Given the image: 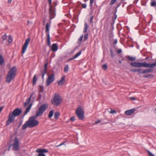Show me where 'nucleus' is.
I'll return each mask as SVG.
<instances>
[{"mask_svg": "<svg viewBox=\"0 0 156 156\" xmlns=\"http://www.w3.org/2000/svg\"><path fill=\"white\" fill-rule=\"evenodd\" d=\"M48 107V104H44L39 107L38 110L37 111L35 116H33L30 117L28 120L26 122L23 126L22 129H25L27 127L33 128L37 126L39 124L37 120H36L38 117L42 115L44 112Z\"/></svg>", "mask_w": 156, "mask_h": 156, "instance_id": "nucleus-1", "label": "nucleus"}, {"mask_svg": "<svg viewBox=\"0 0 156 156\" xmlns=\"http://www.w3.org/2000/svg\"><path fill=\"white\" fill-rule=\"evenodd\" d=\"M22 112L21 109L18 108L15 109L12 112L9 113L8 119L6 122V126H8L14 120L15 117L20 115Z\"/></svg>", "mask_w": 156, "mask_h": 156, "instance_id": "nucleus-2", "label": "nucleus"}, {"mask_svg": "<svg viewBox=\"0 0 156 156\" xmlns=\"http://www.w3.org/2000/svg\"><path fill=\"white\" fill-rule=\"evenodd\" d=\"M131 66L137 68L144 67L145 68H153L156 66V61L154 63L150 64L146 62H132L130 63Z\"/></svg>", "mask_w": 156, "mask_h": 156, "instance_id": "nucleus-3", "label": "nucleus"}, {"mask_svg": "<svg viewBox=\"0 0 156 156\" xmlns=\"http://www.w3.org/2000/svg\"><path fill=\"white\" fill-rule=\"evenodd\" d=\"M16 72V69L15 67H13L10 69L7 75L6 81L7 83H10L15 78Z\"/></svg>", "mask_w": 156, "mask_h": 156, "instance_id": "nucleus-4", "label": "nucleus"}, {"mask_svg": "<svg viewBox=\"0 0 156 156\" xmlns=\"http://www.w3.org/2000/svg\"><path fill=\"white\" fill-rule=\"evenodd\" d=\"M54 95L53 98L51 100V103L54 105L58 106L61 104L62 99L58 94L55 93Z\"/></svg>", "mask_w": 156, "mask_h": 156, "instance_id": "nucleus-5", "label": "nucleus"}, {"mask_svg": "<svg viewBox=\"0 0 156 156\" xmlns=\"http://www.w3.org/2000/svg\"><path fill=\"white\" fill-rule=\"evenodd\" d=\"M57 5L55 2L51 3V0H49V19L55 18L56 15L55 7Z\"/></svg>", "mask_w": 156, "mask_h": 156, "instance_id": "nucleus-6", "label": "nucleus"}, {"mask_svg": "<svg viewBox=\"0 0 156 156\" xmlns=\"http://www.w3.org/2000/svg\"><path fill=\"white\" fill-rule=\"evenodd\" d=\"M76 113L79 119L83 120L84 119V112L81 107H79L77 108L76 111Z\"/></svg>", "mask_w": 156, "mask_h": 156, "instance_id": "nucleus-7", "label": "nucleus"}, {"mask_svg": "<svg viewBox=\"0 0 156 156\" xmlns=\"http://www.w3.org/2000/svg\"><path fill=\"white\" fill-rule=\"evenodd\" d=\"M153 70L151 69H143L141 68L138 69L137 73L138 74H144L150 73Z\"/></svg>", "mask_w": 156, "mask_h": 156, "instance_id": "nucleus-8", "label": "nucleus"}, {"mask_svg": "<svg viewBox=\"0 0 156 156\" xmlns=\"http://www.w3.org/2000/svg\"><path fill=\"white\" fill-rule=\"evenodd\" d=\"M13 150L14 151H18L19 148V141L17 137H16L13 141Z\"/></svg>", "mask_w": 156, "mask_h": 156, "instance_id": "nucleus-9", "label": "nucleus"}, {"mask_svg": "<svg viewBox=\"0 0 156 156\" xmlns=\"http://www.w3.org/2000/svg\"><path fill=\"white\" fill-rule=\"evenodd\" d=\"M30 41V39L28 38L27 39L23 46L22 50V54H23L25 52L28 47V45Z\"/></svg>", "mask_w": 156, "mask_h": 156, "instance_id": "nucleus-10", "label": "nucleus"}, {"mask_svg": "<svg viewBox=\"0 0 156 156\" xmlns=\"http://www.w3.org/2000/svg\"><path fill=\"white\" fill-rule=\"evenodd\" d=\"M36 151L39 153L37 156H45L44 153L48 152V151L45 149H38L36 150Z\"/></svg>", "mask_w": 156, "mask_h": 156, "instance_id": "nucleus-11", "label": "nucleus"}, {"mask_svg": "<svg viewBox=\"0 0 156 156\" xmlns=\"http://www.w3.org/2000/svg\"><path fill=\"white\" fill-rule=\"evenodd\" d=\"M44 63L45 64L44 66V69L41 72L42 74V77L43 79H44V75L47 73V66L48 64V59H47L46 61L44 62Z\"/></svg>", "mask_w": 156, "mask_h": 156, "instance_id": "nucleus-12", "label": "nucleus"}, {"mask_svg": "<svg viewBox=\"0 0 156 156\" xmlns=\"http://www.w3.org/2000/svg\"><path fill=\"white\" fill-rule=\"evenodd\" d=\"M49 30V24L48 23H47L46 26V31L47 36V43L48 45H49V32L48 30Z\"/></svg>", "mask_w": 156, "mask_h": 156, "instance_id": "nucleus-13", "label": "nucleus"}, {"mask_svg": "<svg viewBox=\"0 0 156 156\" xmlns=\"http://www.w3.org/2000/svg\"><path fill=\"white\" fill-rule=\"evenodd\" d=\"M65 76L64 75H63L62 76L61 80L57 81L58 84L59 86H62L65 82Z\"/></svg>", "mask_w": 156, "mask_h": 156, "instance_id": "nucleus-14", "label": "nucleus"}, {"mask_svg": "<svg viewBox=\"0 0 156 156\" xmlns=\"http://www.w3.org/2000/svg\"><path fill=\"white\" fill-rule=\"evenodd\" d=\"M58 49V44L54 43L52 44L51 47V50L53 52L56 51Z\"/></svg>", "mask_w": 156, "mask_h": 156, "instance_id": "nucleus-15", "label": "nucleus"}, {"mask_svg": "<svg viewBox=\"0 0 156 156\" xmlns=\"http://www.w3.org/2000/svg\"><path fill=\"white\" fill-rule=\"evenodd\" d=\"M135 111L136 109L135 108L128 110L125 112V114L127 115H131Z\"/></svg>", "mask_w": 156, "mask_h": 156, "instance_id": "nucleus-16", "label": "nucleus"}, {"mask_svg": "<svg viewBox=\"0 0 156 156\" xmlns=\"http://www.w3.org/2000/svg\"><path fill=\"white\" fill-rule=\"evenodd\" d=\"M126 58L128 60L131 61L132 62L134 61L136 59L135 57H131L129 55L126 56Z\"/></svg>", "mask_w": 156, "mask_h": 156, "instance_id": "nucleus-17", "label": "nucleus"}, {"mask_svg": "<svg viewBox=\"0 0 156 156\" xmlns=\"http://www.w3.org/2000/svg\"><path fill=\"white\" fill-rule=\"evenodd\" d=\"M32 105V103H31L29 105V106L27 108L25 113H24V115H26L27 114V113L30 110V109Z\"/></svg>", "mask_w": 156, "mask_h": 156, "instance_id": "nucleus-18", "label": "nucleus"}, {"mask_svg": "<svg viewBox=\"0 0 156 156\" xmlns=\"http://www.w3.org/2000/svg\"><path fill=\"white\" fill-rule=\"evenodd\" d=\"M54 77L55 76L53 74L49 75V84L54 81Z\"/></svg>", "mask_w": 156, "mask_h": 156, "instance_id": "nucleus-19", "label": "nucleus"}, {"mask_svg": "<svg viewBox=\"0 0 156 156\" xmlns=\"http://www.w3.org/2000/svg\"><path fill=\"white\" fill-rule=\"evenodd\" d=\"M143 77L145 78L151 79L153 77V75L152 74H146L143 76Z\"/></svg>", "mask_w": 156, "mask_h": 156, "instance_id": "nucleus-20", "label": "nucleus"}, {"mask_svg": "<svg viewBox=\"0 0 156 156\" xmlns=\"http://www.w3.org/2000/svg\"><path fill=\"white\" fill-rule=\"evenodd\" d=\"M60 114L58 112H56L54 113V118L57 120L60 116Z\"/></svg>", "mask_w": 156, "mask_h": 156, "instance_id": "nucleus-21", "label": "nucleus"}, {"mask_svg": "<svg viewBox=\"0 0 156 156\" xmlns=\"http://www.w3.org/2000/svg\"><path fill=\"white\" fill-rule=\"evenodd\" d=\"M88 26L87 24V23H85L84 24V27L83 30V32L84 33H85L87 32V29L88 28Z\"/></svg>", "mask_w": 156, "mask_h": 156, "instance_id": "nucleus-22", "label": "nucleus"}, {"mask_svg": "<svg viewBox=\"0 0 156 156\" xmlns=\"http://www.w3.org/2000/svg\"><path fill=\"white\" fill-rule=\"evenodd\" d=\"M33 95V93H32L30 95V97L26 100V102L27 103L29 104L31 99V98L32 97Z\"/></svg>", "mask_w": 156, "mask_h": 156, "instance_id": "nucleus-23", "label": "nucleus"}, {"mask_svg": "<svg viewBox=\"0 0 156 156\" xmlns=\"http://www.w3.org/2000/svg\"><path fill=\"white\" fill-rule=\"evenodd\" d=\"M4 62V59L2 56L0 54V65H2L3 64Z\"/></svg>", "mask_w": 156, "mask_h": 156, "instance_id": "nucleus-24", "label": "nucleus"}, {"mask_svg": "<svg viewBox=\"0 0 156 156\" xmlns=\"http://www.w3.org/2000/svg\"><path fill=\"white\" fill-rule=\"evenodd\" d=\"M83 37V34H82L80 36V37L78 39V44H81Z\"/></svg>", "mask_w": 156, "mask_h": 156, "instance_id": "nucleus-25", "label": "nucleus"}, {"mask_svg": "<svg viewBox=\"0 0 156 156\" xmlns=\"http://www.w3.org/2000/svg\"><path fill=\"white\" fill-rule=\"evenodd\" d=\"M37 80V79L36 77V75H35L33 77V85H34L36 83Z\"/></svg>", "mask_w": 156, "mask_h": 156, "instance_id": "nucleus-26", "label": "nucleus"}, {"mask_svg": "<svg viewBox=\"0 0 156 156\" xmlns=\"http://www.w3.org/2000/svg\"><path fill=\"white\" fill-rule=\"evenodd\" d=\"M8 41L9 43H11L12 41V39L11 35H9L8 37Z\"/></svg>", "mask_w": 156, "mask_h": 156, "instance_id": "nucleus-27", "label": "nucleus"}, {"mask_svg": "<svg viewBox=\"0 0 156 156\" xmlns=\"http://www.w3.org/2000/svg\"><path fill=\"white\" fill-rule=\"evenodd\" d=\"M69 66L68 65H66L64 69V71L65 73H67L68 72Z\"/></svg>", "mask_w": 156, "mask_h": 156, "instance_id": "nucleus-28", "label": "nucleus"}, {"mask_svg": "<svg viewBox=\"0 0 156 156\" xmlns=\"http://www.w3.org/2000/svg\"><path fill=\"white\" fill-rule=\"evenodd\" d=\"M82 51H80L76 54L74 55V58H76L78 57L81 53Z\"/></svg>", "mask_w": 156, "mask_h": 156, "instance_id": "nucleus-29", "label": "nucleus"}, {"mask_svg": "<svg viewBox=\"0 0 156 156\" xmlns=\"http://www.w3.org/2000/svg\"><path fill=\"white\" fill-rule=\"evenodd\" d=\"M94 2V0H90V9H91L93 7V3Z\"/></svg>", "mask_w": 156, "mask_h": 156, "instance_id": "nucleus-30", "label": "nucleus"}, {"mask_svg": "<svg viewBox=\"0 0 156 156\" xmlns=\"http://www.w3.org/2000/svg\"><path fill=\"white\" fill-rule=\"evenodd\" d=\"M39 90L40 92H42L43 91V88L42 86H40L39 88Z\"/></svg>", "mask_w": 156, "mask_h": 156, "instance_id": "nucleus-31", "label": "nucleus"}, {"mask_svg": "<svg viewBox=\"0 0 156 156\" xmlns=\"http://www.w3.org/2000/svg\"><path fill=\"white\" fill-rule=\"evenodd\" d=\"M102 68L103 69L106 70L107 68V65L106 64H104L102 66Z\"/></svg>", "mask_w": 156, "mask_h": 156, "instance_id": "nucleus-32", "label": "nucleus"}, {"mask_svg": "<svg viewBox=\"0 0 156 156\" xmlns=\"http://www.w3.org/2000/svg\"><path fill=\"white\" fill-rule=\"evenodd\" d=\"M53 112L52 110H51L49 112V118H51L53 115Z\"/></svg>", "mask_w": 156, "mask_h": 156, "instance_id": "nucleus-33", "label": "nucleus"}, {"mask_svg": "<svg viewBox=\"0 0 156 156\" xmlns=\"http://www.w3.org/2000/svg\"><path fill=\"white\" fill-rule=\"evenodd\" d=\"M2 38L3 41L5 40L6 39L7 36L6 34L2 36Z\"/></svg>", "mask_w": 156, "mask_h": 156, "instance_id": "nucleus-34", "label": "nucleus"}, {"mask_svg": "<svg viewBox=\"0 0 156 156\" xmlns=\"http://www.w3.org/2000/svg\"><path fill=\"white\" fill-rule=\"evenodd\" d=\"M151 6H154L156 5V3L155 1L152 2L151 3Z\"/></svg>", "mask_w": 156, "mask_h": 156, "instance_id": "nucleus-35", "label": "nucleus"}, {"mask_svg": "<svg viewBox=\"0 0 156 156\" xmlns=\"http://www.w3.org/2000/svg\"><path fill=\"white\" fill-rule=\"evenodd\" d=\"M147 152L149 156H154V155L149 151L147 150Z\"/></svg>", "mask_w": 156, "mask_h": 156, "instance_id": "nucleus-36", "label": "nucleus"}, {"mask_svg": "<svg viewBox=\"0 0 156 156\" xmlns=\"http://www.w3.org/2000/svg\"><path fill=\"white\" fill-rule=\"evenodd\" d=\"M47 76H48V77L47 78L46 80V84L47 86L49 85V74L47 73Z\"/></svg>", "mask_w": 156, "mask_h": 156, "instance_id": "nucleus-37", "label": "nucleus"}, {"mask_svg": "<svg viewBox=\"0 0 156 156\" xmlns=\"http://www.w3.org/2000/svg\"><path fill=\"white\" fill-rule=\"evenodd\" d=\"M130 71L133 72V73H135L136 72H137L138 71V69H131L130 70Z\"/></svg>", "mask_w": 156, "mask_h": 156, "instance_id": "nucleus-38", "label": "nucleus"}, {"mask_svg": "<svg viewBox=\"0 0 156 156\" xmlns=\"http://www.w3.org/2000/svg\"><path fill=\"white\" fill-rule=\"evenodd\" d=\"M110 52L111 53V56L112 58H113L114 56V55L113 54V51H112V49H111L110 50Z\"/></svg>", "mask_w": 156, "mask_h": 156, "instance_id": "nucleus-39", "label": "nucleus"}, {"mask_svg": "<svg viewBox=\"0 0 156 156\" xmlns=\"http://www.w3.org/2000/svg\"><path fill=\"white\" fill-rule=\"evenodd\" d=\"M88 34H87L85 35L84 36V41H86L88 38Z\"/></svg>", "mask_w": 156, "mask_h": 156, "instance_id": "nucleus-40", "label": "nucleus"}, {"mask_svg": "<svg viewBox=\"0 0 156 156\" xmlns=\"http://www.w3.org/2000/svg\"><path fill=\"white\" fill-rule=\"evenodd\" d=\"M117 0H112L110 2V4L111 5H113L116 1Z\"/></svg>", "mask_w": 156, "mask_h": 156, "instance_id": "nucleus-41", "label": "nucleus"}, {"mask_svg": "<svg viewBox=\"0 0 156 156\" xmlns=\"http://www.w3.org/2000/svg\"><path fill=\"white\" fill-rule=\"evenodd\" d=\"M70 120L72 121L73 122L75 120V117L74 116H73L70 118Z\"/></svg>", "mask_w": 156, "mask_h": 156, "instance_id": "nucleus-42", "label": "nucleus"}, {"mask_svg": "<svg viewBox=\"0 0 156 156\" xmlns=\"http://www.w3.org/2000/svg\"><path fill=\"white\" fill-rule=\"evenodd\" d=\"M87 7V4L84 3L82 4V7L83 8H86Z\"/></svg>", "mask_w": 156, "mask_h": 156, "instance_id": "nucleus-43", "label": "nucleus"}, {"mask_svg": "<svg viewBox=\"0 0 156 156\" xmlns=\"http://www.w3.org/2000/svg\"><path fill=\"white\" fill-rule=\"evenodd\" d=\"M110 113L112 114L115 113H116V112L114 110H111L110 111Z\"/></svg>", "mask_w": 156, "mask_h": 156, "instance_id": "nucleus-44", "label": "nucleus"}, {"mask_svg": "<svg viewBox=\"0 0 156 156\" xmlns=\"http://www.w3.org/2000/svg\"><path fill=\"white\" fill-rule=\"evenodd\" d=\"M29 105L26 102L24 103L23 106L25 107Z\"/></svg>", "mask_w": 156, "mask_h": 156, "instance_id": "nucleus-45", "label": "nucleus"}, {"mask_svg": "<svg viewBox=\"0 0 156 156\" xmlns=\"http://www.w3.org/2000/svg\"><path fill=\"white\" fill-rule=\"evenodd\" d=\"M93 18H94V17L93 16H92L91 18H90V23H92V20H93Z\"/></svg>", "mask_w": 156, "mask_h": 156, "instance_id": "nucleus-46", "label": "nucleus"}, {"mask_svg": "<svg viewBox=\"0 0 156 156\" xmlns=\"http://www.w3.org/2000/svg\"><path fill=\"white\" fill-rule=\"evenodd\" d=\"M122 50L121 49H119L118 51H117V52L119 54H120V53H121L122 52Z\"/></svg>", "mask_w": 156, "mask_h": 156, "instance_id": "nucleus-47", "label": "nucleus"}, {"mask_svg": "<svg viewBox=\"0 0 156 156\" xmlns=\"http://www.w3.org/2000/svg\"><path fill=\"white\" fill-rule=\"evenodd\" d=\"M130 98L131 100H136L135 98L134 97H131Z\"/></svg>", "mask_w": 156, "mask_h": 156, "instance_id": "nucleus-48", "label": "nucleus"}, {"mask_svg": "<svg viewBox=\"0 0 156 156\" xmlns=\"http://www.w3.org/2000/svg\"><path fill=\"white\" fill-rule=\"evenodd\" d=\"M117 43V39H115V41H114V43H113L114 44H116Z\"/></svg>", "mask_w": 156, "mask_h": 156, "instance_id": "nucleus-49", "label": "nucleus"}, {"mask_svg": "<svg viewBox=\"0 0 156 156\" xmlns=\"http://www.w3.org/2000/svg\"><path fill=\"white\" fill-rule=\"evenodd\" d=\"M75 58H74V56L73 57V58H69V60H68V61H70V60H73Z\"/></svg>", "mask_w": 156, "mask_h": 156, "instance_id": "nucleus-50", "label": "nucleus"}, {"mask_svg": "<svg viewBox=\"0 0 156 156\" xmlns=\"http://www.w3.org/2000/svg\"><path fill=\"white\" fill-rule=\"evenodd\" d=\"M100 122V120H97V121H96L95 122L94 124H97Z\"/></svg>", "mask_w": 156, "mask_h": 156, "instance_id": "nucleus-51", "label": "nucleus"}, {"mask_svg": "<svg viewBox=\"0 0 156 156\" xmlns=\"http://www.w3.org/2000/svg\"><path fill=\"white\" fill-rule=\"evenodd\" d=\"M64 144V142H63V143H62L61 144H59V145L57 146V147H59V146H61L62 145H63Z\"/></svg>", "mask_w": 156, "mask_h": 156, "instance_id": "nucleus-52", "label": "nucleus"}, {"mask_svg": "<svg viewBox=\"0 0 156 156\" xmlns=\"http://www.w3.org/2000/svg\"><path fill=\"white\" fill-rule=\"evenodd\" d=\"M55 54H54V53H53V54H52V55H51V58H52V57H55Z\"/></svg>", "mask_w": 156, "mask_h": 156, "instance_id": "nucleus-53", "label": "nucleus"}, {"mask_svg": "<svg viewBox=\"0 0 156 156\" xmlns=\"http://www.w3.org/2000/svg\"><path fill=\"white\" fill-rule=\"evenodd\" d=\"M12 1V0H8V3H10Z\"/></svg>", "mask_w": 156, "mask_h": 156, "instance_id": "nucleus-54", "label": "nucleus"}, {"mask_svg": "<svg viewBox=\"0 0 156 156\" xmlns=\"http://www.w3.org/2000/svg\"><path fill=\"white\" fill-rule=\"evenodd\" d=\"M119 63L120 64H121L122 63V61L121 60H119Z\"/></svg>", "mask_w": 156, "mask_h": 156, "instance_id": "nucleus-55", "label": "nucleus"}, {"mask_svg": "<svg viewBox=\"0 0 156 156\" xmlns=\"http://www.w3.org/2000/svg\"><path fill=\"white\" fill-rule=\"evenodd\" d=\"M116 18H117V16L116 15H115V19H116Z\"/></svg>", "mask_w": 156, "mask_h": 156, "instance_id": "nucleus-56", "label": "nucleus"}, {"mask_svg": "<svg viewBox=\"0 0 156 156\" xmlns=\"http://www.w3.org/2000/svg\"><path fill=\"white\" fill-rule=\"evenodd\" d=\"M45 23V20H44L43 21V24H44Z\"/></svg>", "mask_w": 156, "mask_h": 156, "instance_id": "nucleus-57", "label": "nucleus"}, {"mask_svg": "<svg viewBox=\"0 0 156 156\" xmlns=\"http://www.w3.org/2000/svg\"><path fill=\"white\" fill-rule=\"evenodd\" d=\"M154 113H156V109H155V110L154 111Z\"/></svg>", "mask_w": 156, "mask_h": 156, "instance_id": "nucleus-58", "label": "nucleus"}, {"mask_svg": "<svg viewBox=\"0 0 156 156\" xmlns=\"http://www.w3.org/2000/svg\"><path fill=\"white\" fill-rule=\"evenodd\" d=\"M22 122H20V125H19V126H21V125Z\"/></svg>", "mask_w": 156, "mask_h": 156, "instance_id": "nucleus-59", "label": "nucleus"}, {"mask_svg": "<svg viewBox=\"0 0 156 156\" xmlns=\"http://www.w3.org/2000/svg\"><path fill=\"white\" fill-rule=\"evenodd\" d=\"M49 45L50 44V39H49Z\"/></svg>", "mask_w": 156, "mask_h": 156, "instance_id": "nucleus-60", "label": "nucleus"}, {"mask_svg": "<svg viewBox=\"0 0 156 156\" xmlns=\"http://www.w3.org/2000/svg\"><path fill=\"white\" fill-rule=\"evenodd\" d=\"M29 23V21L28 20V23Z\"/></svg>", "mask_w": 156, "mask_h": 156, "instance_id": "nucleus-61", "label": "nucleus"}, {"mask_svg": "<svg viewBox=\"0 0 156 156\" xmlns=\"http://www.w3.org/2000/svg\"><path fill=\"white\" fill-rule=\"evenodd\" d=\"M50 21H49V24H50Z\"/></svg>", "mask_w": 156, "mask_h": 156, "instance_id": "nucleus-62", "label": "nucleus"}]
</instances>
